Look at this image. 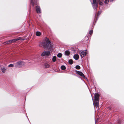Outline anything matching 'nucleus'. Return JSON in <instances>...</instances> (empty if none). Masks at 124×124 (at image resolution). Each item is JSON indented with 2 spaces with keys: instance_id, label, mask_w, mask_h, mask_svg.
Segmentation results:
<instances>
[{
  "instance_id": "obj_1",
  "label": "nucleus",
  "mask_w": 124,
  "mask_h": 124,
  "mask_svg": "<svg viewBox=\"0 0 124 124\" xmlns=\"http://www.w3.org/2000/svg\"><path fill=\"white\" fill-rule=\"evenodd\" d=\"M51 45L49 39L46 38L44 40L39 44V46L43 48H48L50 47Z\"/></svg>"
},
{
  "instance_id": "obj_2",
  "label": "nucleus",
  "mask_w": 124,
  "mask_h": 124,
  "mask_svg": "<svg viewBox=\"0 0 124 124\" xmlns=\"http://www.w3.org/2000/svg\"><path fill=\"white\" fill-rule=\"evenodd\" d=\"M25 63L24 62L20 61H18L15 63V66L16 67H18L20 68L23 65H24Z\"/></svg>"
},
{
  "instance_id": "obj_3",
  "label": "nucleus",
  "mask_w": 124,
  "mask_h": 124,
  "mask_svg": "<svg viewBox=\"0 0 124 124\" xmlns=\"http://www.w3.org/2000/svg\"><path fill=\"white\" fill-rule=\"evenodd\" d=\"M97 0H90L93 7L95 11L97 10V4L96 2Z\"/></svg>"
},
{
  "instance_id": "obj_4",
  "label": "nucleus",
  "mask_w": 124,
  "mask_h": 124,
  "mask_svg": "<svg viewBox=\"0 0 124 124\" xmlns=\"http://www.w3.org/2000/svg\"><path fill=\"white\" fill-rule=\"evenodd\" d=\"M50 54V51H44L41 54V56H49Z\"/></svg>"
},
{
  "instance_id": "obj_5",
  "label": "nucleus",
  "mask_w": 124,
  "mask_h": 124,
  "mask_svg": "<svg viewBox=\"0 0 124 124\" xmlns=\"http://www.w3.org/2000/svg\"><path fill=\"white\" fill-rule=\"evenodd\" d=\"M20 38H19L17 39H13L9 40L7 41L8 43H11L15 42L17 40H20Z\"/></svg>"
},
{
  "instance_id": "obj_6",
  "label": "nucleus",
  "mask_w": 124,
  "mask_h": 124,
  "mask_svg": "<svg viewBox=\"0 0 124 124\" xmlns=\"http://www.w3.org/2000/svg\"><path fill=\"white\" fill-rule=\"evenodd\" d=\"M37 0H30L31 5L34 7V6L37 4Z\"/></svg>"
},
{
  "instance_id": "obj_7",
  "label": "nucleus",
  "mask_w": 124,
  "mask_h": 124,
  "mask_svg": "<svg viewBox=\"0 0 124 124\" xmlns=\"http://www.w3.org/2000/svg\"><path fill=\"white\" fill-rule=\"evenodd\" d=\"M99 100H95L94 102H93V104L94 106L96 107V108L99 105Z\"/></svg>"
},
{
  "instance_id": "obj_8",
  "label": "nucleus",
  "mask_w": 124,
  "mask_h": 124,
  "mask_svg": "<svg viewBox=\"0 0 124 124\" xmlns=\"http://www.w3.org/2000/svg\"><path fill=\"white\" fill-rule=\"evenodd\" d=\"M36 12L37 13H41V10L39 6H36Z\"/></svg>"
},
{
  "instance_id": "obj_9",
  "label": "nucleus",
  "mask_w": 124,
  "mask_h": 124,
  "mask_svg": "<svg viewBox=\"0 0 124 124\" xmlns=\"http://www.w3.org/2000/svg\"><path fill=\"white\" fill-rule=\"evenodd\" d=\"M85 51H86L84 50L81 52L80 55L81 58L84 57L86 54V53Z\"/></svg>"
},
{
  "instance_id": "obj_10",
  "label": "nucleus",
  "mask_w": 124,
  "mask_h": 124,
  "mask_svg": "<svg viewBox=\"0 0 124 124\" xmlns=\"http://www.w3.org/2000/svg\"><path fill=\"white\" fill-rule=\"evenodd\" d=\"M76 72L80 76H82L84 78H85V76L81 72L76 70Z\"/></svg>"
},
{
  "instance_id": "obj_11",
  "label": "nucleus",
  "mask_w": 124,
  "mask_h": 124,
  "mask_svg": "<svg viewBox=\"0 0 124 124\" xmlns=\"http://www.w3.org/2000/svg\"><path fill=\"white\" fill-rule=\"evenodd\" d=\"M99 95L97 93H95L94 95V100H99Z\"/></svg>"
},
{
  "instance_id": "obj_12",
  "label": "nucleus",
  "mask_w": 124,
  "mask_h": 124,
  "mask_svg": "<svg viewBox=\"0 0 124 124\" xmlns=\"http://www.w3.org/2000/svg\"><path fill=\"white\" fill-rule=\"evenodd\" d=\"M73 57L75 60H77L78 59L79 56L78 54H76L74 55Z\"/></svg>"
},
{
  "instance_id": "obj_13",
  "label": "nucleus",
  "mask_w": 124,
  "mask_h": 124,
  "mask_svg": "<svg viewBox=\"0 0 124 124\" xmlns=\"http://www.w3.org/2000/svg\"><path fill=\"white\" fill-rule=\"evenodd\" d=\"M70 52L68 50H66L65 52V54L66 55L68 56L70 54Z\"/></svg>"
},
{
  "instance_id": "obj_14",
  "label": "nucleus",
  "mask_w": 124,
  "mask_h": 124,
  "mask_svg": "<svg viewBox=\"0 0 124 124\" xmlns=\"http://www.w3.org/2000/svg\"><path fill=\"white\" fill-rule=\"evenodd\" d=\"M36 34L37 36H39L41 35V33L40 32L38 31L36 32Z\"/></svg>"
},
{
  "instance_id": "obj_15",
  "label": "nucleus",
  "mask_w": 124,
  "mask_h": 124,
  "mask_svg": "<svg viewBox=\"0 0 124 124\" xmlns=\"http://www.w3.org/2000/svg\"><path fill=\"white\" fill-rule=\"evenodd\" d=\"M56 57L55 56H54L52 58V60L53 62H54L56 61Z\"/></svg>"
},
{
  "instance_id": "obj_16",
  "label": "nucleus",
  "mask_w": 124,
  "mask_h": 124,
  "mask_svg": "<svg viewBox=\"0 0 124 124\" xmlns=\"http://www.w3.org/2000/svg\"><path fill=\"white\" fill-rule=\"evenodd\" d=\"M61 69L62 70H65L66 69V67L65 66L63 65L62 66H61Z\"/></svg>"
},
{
  "instance_id": "obj_17",
  "label": "nucleus",
  "mask_w": 124,
  "mask_h": 124,
  "mask_svg": "<svg viewBox=\"0 0 124 124\" xmlns=\"http://www.w3.org/2000/svg\"><path fill=\"white\" fill-rule=\"evenodd\" d=\"M98 1L99 2V5L100 6H103L104 4V3L103 2H101L100 0H98Z\"/></svg>"
},
{
  "instance_id": "obj_18",
  "label": "nucleus",
  "mask_w": 124,
  "mask_h": 124,
  "mask_svg": "<svg viewBox=\"0 0 124 124\" xmlns=\"http://www.w3.org/2000/svg\"><path fill=\"white\" fill-rule=\"evenodd\" d=\"M57 56L59 58H61L62 57V54L61 53H59L57 55Z\"/></svg>"
},
{
  "instance_id": "obj_19",
  "label": "nucleus",
  "mask_w": 124,
  "mask_h": 124,
  "mask_svg": "<svg viewBox=\"0 0 124 124\" xmlns=\"http://www.w3.org/2000/svg\"><path fill=\"white\" fill-rule=\"evenodd\" d=\"M49 65L48 64L46 63L45 65V67L46 68H48L49 67Z\"/></svg>"
},
{
  "instance_id": "obj_20",
  "label": "nucleus",
  "mask_w": 124,
  "mask_h": 124,
  "mask_svg": "<svg viewBox=\"0 0 124 124\" xmlns=\"http://www.w3.org/2000/svg\"><path fill=\"white\" fill-rule=\"evenodd\" d=\"M1 70L3 72L5 73V72L6 71V69L5 68H2L1 69Z\"/></svg>"
},
{
  "instance_id": "obj_21",
  "label": "nucleus",
  "mask_w": 124,
  "mask_h": 124,
  "mask_svg": "<svg viewBox=\"0 0 124 124\" xmlns=\"http://www.w3.org/2000/svg\"><path fill=\"white\" fill-rule=\"evenodd\" d=\"M69 62L70 64H72L73 63L72 60L71 59L70 60H69Z\"/></svg>"
},
{
  "instance_id": "obj_22",
  "label": "nucleus",
  "mask_w": 124,
  "mask_h": 124,
  "mask_svg": "<svg viewBox=\"0 0 124 124\" xmlns=\"http://www.w3.org/2000/svg\"><path fill=\"white\" fill-rule=\"evenodd\" d=\"M75 68L79 70L80 68V66L77 65L75 67Z\"/></svg>"
},
{
  "instance_id": "obj_23",
  "label": "nucleus",
  "mask_w": 124,
  "mask_h": 124,
  "mask_svg": "<svg viewBox=\"0 0 124 124\" xmlns=\"http://www.w3.org/2000/svg\"><path fill=\"white\" fill-rule=\"evenodd\" d=\"M109 0H105L104 3L106 4H107L109 3Z\"/></svg>"
},
{
  "instance_id": "obj_24",
  "label": "nucleus",
  "mask_w": 124,
  "mask_h": 124,
  "mask_svg": "<svg viewBox=\"0 0 124 124\" xmlns=\"http://www.w3.org/2000/svg\"><path fill=\"white\" fill-rule=\"evenodd\" d=\"M14 66V65L12 64H10L8 66V67H13Z\"/></svg>"
},
{
  "instance_id": "obj_25",
  "label": "nucleus",
  "mask_w": 124,
  "mask_h": 124,
  "mask_svg": "<svg viewBox=\"0 0 124 124\" xmlns=\"http://www.w3.org/2000/svg\"><path fill=\"white\" fill-rule=\"evenodd\" d=\"M93 31L92 30H90L89 32V34H91L93 33Z\"/></svg>"
},
{
  "instance_id": "obj_26",
  "label": "nucleus",
  "mask_w": 124,
  "mask_h": 124,
  "mask_svg": "<svg viewBox=\"0 0 124 124\" xmlns=\"http://www.w3.org/2000/svg\"><path fill=\"white\" fill-rule=\"evenodd\" d=\"M101 13V12H98V15H100Z\"/></svg>"
},
{
  "instance_id": "obj_27",
  "label": "nucleus",
  "mask_w": 124,
  "mask_h": 124,
  "mask_svg": "<svg viewBox=\"0 0 124 124\" xmlns=\"http://www.w3.org/2000/svg\"><path fill=\"white\" fill-rule=\"evenodd\" d=\"M110 1L112 2L113 1V0H110Z\"/></svg>"
},
{
  "instance_id": "obj_28",
  "label": "nucleus",
  "mask_w": 124,
  "mask_h": 124,
  "mask_svg": "<svg viewBox=\"0 0 124 124\" xmlns=\"http://www.w3.org/2000/svg\"><path fill=\"white\" fill-rule=\"evenodd\" d=\"M96 14H95V17H96Z\"/></svg>"
}]
</instances>
